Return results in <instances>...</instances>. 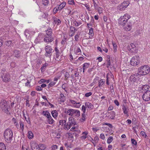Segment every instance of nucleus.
I'll use <instances>...</instances> for the list:
<instances>
[{"label":"nucleus","mask_w":150,"mask_h":150,"mask_svg":"<svg viewBox=\"0 0 150 150\" xmlns=\"http://www.w3.org/2000/svg\"><path fill=\"white\" fill-rule=\"evenodd\" d=\"M47 66L48 64L46 63H45V64H43L41 68V71H42L43 69H45Z\"/></svg>","instance_id":"55"},{"label":"nucleus","mask_w":150,"mask_h":150,"mask_svg":"<svg viewBox=\"0 0 150 150\" xmlns=\"http://www.w3.org/2000/svg\"><path fill=\"white\" fill-rule=\"evenodd\" d=\"M68 1L69 4L73 5L75 4V2L74 0H68Z\"/></svg>","instance_id":"62"},{"label":"nucleus","mask_w":150,"mask_h":150,"mask_svg":"<svg viewBox=\"0 0 150 150\" xmlns=\"http://www.w3.org/2000/svg\"><path fill=\"white\" fill-rule=\"evenodd\" d=\"M47 120L48 124H53L54 122V121L53 120L51 115L47 119Z\"/></svg>","instance_id":"26"},{"label":"nucleus","mask_w":150,"mask_h":150,"mask_svg":"<svg viewBox=\"0 0 150 150\" xmlns=\"http://www.w3.org/2000/svg\"><path fill=\"white\" fill-rule=\"evenodd\" d=\"M110 114L111 116L110 117V118L111 119H115V112L113 111H111L110 112Z\"/></svg>","instance_id":"37"},{"label":"nucleus","mask_w":150,"mask_h":150,"mask_svg":"<svg viewBox=\"0 0 150 150\" xmlns=\"http://www.w3.org/2000/svg\"><path fill=\"white\" fill-rule=\"evenodd\" d=\"M46 35H48V36H52V30L50 28H49L46 31Z\"/></svg>","instance_id":"32"},{"label":"nucleus","mask_w":150,"mask_h":150,"mask_svg":"<svg viewBox=\"0 0 150 150\" xmlns=\"http://www.w3.org/2000/svg\"><path fill=\"white\" fill-rule=\"evenodd\" d=\"M54 50L56 57L55 59L56 60V59H57L58 61H59L61 60L62 58V57L60 56V53L57 47H55Z\"/></svg>","instance_id":"14"},{"label":"nucleus","mask_w":150,"mask_h":150,"mask_svg":"<svg viewBox=\"0 0 150 150\" xmlns=\"http://www.w3.org/2000/svg\"><path fill=\"white\" fill-rule=\"evenodd\" d=\"M67 122V120H59V125H60L62 126H64Z\"/></svg>","instance_id":"34"},{"label":"nucleus","mask_w":150,"mask_h":150,"mask_svg":"<svg viewBox=\"0 0 150 150\" xmlns=\"http://www.w3.org/2000/svg\"><path fill=\"white\" fill-rule=\"evenodd\" d=\"M94 22V19L93 17H91V21L89 23H87V25L88 26L89 25L90 26H92V24Z\"/></svg>","instance_id":"48"},{"label":"nucleus","mask_w":150,"mask_h":150,"mask_svg":"<svg viewBox=\"0 0 150 150\" xmlns=\"http://www.w3.org/2000/svg\"><path fill=\"white\" fill-rule=\"evenodd\" d=\"M90 65V64L88 63H85L83 65V72H84L85 70L88 68Z\"/></svg>","instance_id":"29"},{"label":"nucleus","mask_w":150,"mask_h":150,"mask_svg":"<svg viewBox=\"0 0 150 150\" xmlns=\"http://www.w3.org/2000/svg\"><path fill=\"white\" fill-rule=\"evenodd\" d=\"M140 134L141 135L143 136L144 138H146L147 137V136L145 133L144 131H142L141 132Z\"/></svg>","instance_id":"50"},{"label":"nucleus","mask_w":150,"mask_h":150,"mask_svg":"<svg viewBox=\"0 0 150 150\" xmlns=\"http://www.w3.org/2000/svg\"><path fill=\"white\" fill-rule=\"evenodd\" d=\"M67 86V84L66 83H64L62 86V88L66 92H67V90L66 89V88Z\"/></svg>","instance_id":"54"},{"label":"nucleus","mask_w":150,"mask_h":150,"mask_svg":"<svg viewBox=\"0 0 150 150\" xmlns=\"http://www.w3.org/2000/svg\"><path fill=\"white\" fill-rule=\"evenodd\" d=\"M96 10L98 11L99 14H101L102 13L103 10L102 8L100 7H99Z\"/></svg>","instance_id":"56"},{"label":"nucleus","mask_w":150,"mask_h":150,"mask_svg":"<svg viewBox=\"0 0 150 150\" xmlns=\"http://www.w3.org/2000/svg\"><path fill=\"white\" fill-rule=\"evenodd\" d=\"M141 76L137 72L134 74L132 75L129 78V80L132 82H136L138 81Z\"/></svg>","instance_id":"6"},{"label":"nucleus","mask_w":150,"mask_h":150,"mask_svg":"<svg viewBox=\"0 0 150 150\" xmlns=\"http://www.w3.org/2000/svg\"><path fill=\"white\" fill-rule=\"evenodd\" d=\"M71 127L70 125L68 124V123L67 122L64 126L63 128L65 130H68Z\"/></svg>","instance_id":"36"},{"label":"nucleus","mask_w":150,"mask_h":150,"mask_svg":"<svg viewBox=\"0 0 150 150\" xmlns=\"http://www.w3.org/2000/svg\"><path fill=\"white\" fill-rule=\"evenodd\" d=\"M0 150H6V146L2 142H0Z\"/></svg>","instance_id":"33"},{"label":"nucleus","mask_w":150,"mask_h":150,"mask_svg":"<svg viewBox=\"0 0 150 150\" xmlns=\"http://www.w3.org/2000/svg\"><path fill=\"white\" fill-rule=\"evenodd\" d=\"M107 61L106 67L107 68H109L110 65V59H108L107 60Z\"/></svg>","instance_id":"58"},{"label":"nucleus","mask_w":150,"mask_h":150,"mask_svg":"<svg viewBox=\"0 0 150 150\" xmlns=\"http://www.w3.org/2000/svg\"><path fill=\"white\" fill-rule=\"evenodd\" d=\"M113 138L112 136L110 137L108 139L107 142L108 144H110L113 141Z\"/></svg>","instance_id":"46"},{"label":"nucleus","mask_w":150,"mask_h":150,"mask_svg":"<svg viewBox=\"0 0 150 150\" xmlns=\"http://www.w3.org/2000/svg\"><path fill=\"white\" fill-rule=\"evenodd\" d=\"M80 114V112L79 110L74 109L72 116H74L75 117H78Z\"/></svg>","instance_id":"16"},{"label":"nucleus","mask_w":150,"mask_h":150,"mask_svg":"<svg viewBox=\"0 0 150 150\" xmlns=\"http://www.w3.org/2000/svg\"><path fill=\"white\" fill-rule=\"evenodd\" d=\"M128 50L130 51L131 52L134 53L136 52V48L134 44L132 43L128 45L127 47Z\"/></svg>","instance_id":"13"},{"label":"nucleus","mask_w":150,"mask_h":150,"mask_svg":"<svg viewBox=\"0 0 150 150\" xmlns=\"http://www.w3.org/2000/svg\"><path fill=\"white\" fill-rule=\"evenodd\" d=\"M66 3L65 2H63L61 3L58 7V9L59 10H61L62 8H63L66 6Z\"/></svg>","instance_id":"30"},{"label":"nucleus","mask_w":150,"mask_h":150,"mask_svg":"<svg viewBox=\"0 0 150 150\" xmlns=\"http://www.w3.org/2000/svg\"><path fill=\"white\" fill-rule=\"evenodd\" d=\"M86 120V116L85 113H82L81 118L80 119V121L81 122H83Z\"/></svg>","instance_id":"38"},{"label":"nucleus","mask_w":150,"mask_h":150,"mask_svg":"<svg viewBox=\"0 0 150 150\" xmlns=\"http://www.w3.org/2000/svg\"><path fill=\"white\" fill-rule=\"evenodd\" d=\"M12 44V42L10 40L7 41L5 42V45L6 47L11 46Z\"/></svg>","instance_id":"43"},{"label":"nucleus","mask_w":150,"mask_h":150,"mask_svg":"<svg viewBox=\"0 0 150 150\" xmlns=\"http://www.w3.org/2000/svg\"><path fill=\"white\" fill-rule=\"evenodd\" d=\"M86 108L92 109L93 107V105L89 102H86L85 103Z\"/></svg>","instance_id":"25"},{"label":"nucleus","mask_w":150,"mask_h":150,"mask_svg":"<svg viewBox=\"0 0 150 150\" xmlns=\"http://www.w3.org/2000/svg\"><path fill=\"white\" fill-rule=\"evenodd\" d=\"M59 99L60 102L62 103L64 102L65 100V97L63 94L61 93Z\"/></svg>","instance_id":"27"},{"label":"nucleus","mask_w":150,"mask_h":150,"mask_svg":"<svg viewBox=\"0 0 150 150\" xmlns=\"http://www.w3.org/2000/svg\"><path fill=\"white\" fill-rule=\"evenodd\" d=\"M12 122H13L14 124L16 126H18L19 125L17 121V119L14 118H13L12 120Z\"/></svg>","instance_id":"44"},{"label":"nucleus","mask_w":150,"mask_h":150,"mask_svg":"<svg viewBox=\"0 0 150 150\" xmlns=\"http://www.w3.org/2000/svg\"><path fill=\"white\" fill-rule=\"evenodd\" d=\"M140 62L139 58L137 56H134L132 57L130 61V64L131 65L133 66H135L139 64Z\"/></svg>","instance_id":"5"},{"label":"nucleus","mask_w":150,"mask_h":150,"mask_svg":"<svg viewBox=\"0 0 150 150\" xmlns=\"http://www.w3.org/2000/svg\"><path fill=\"white\" fill-rule=\"evenodd\" d=\"M53 22L54 24H57V25H59L61 23L60 20L57 18L56 17L54 16L53 18Z\"/></svg>","instance_id":"20"},{"label":"nucleus","mask_w":150,"mask_h":150,"mask_svg":"<svg viewBox=\"0 0 150 150\" xmlns=\"http://www.w3.org/2000/svg\"><path fill=\"white\" fill-rule=\"evenodd\" d=\"M122 109L124 114L125 115L127 116L128 117L129 115L128 113V111L129 110V109L128 107L123 105L122 106Z\"/></svg>","instance_id":"17"},{"label":"nucleus","mask_w":150,"mask_h":150,"mask_svg":"<svg viewBox=\"0 0 150 150\" xmlns=\"http://www.w3.org/2000/svg\"><path fill=\"white\" fill-rule=\"evenodd\" d=\"M42 114L45 117L47 118V119L51 115L50 113L47 110L43 111L42 112Z\"/></svg>","instance_id":"28"},{"label":"nucleus","mask_w":150,"mask_h":150,"mask_svg":"<svg viewBox=\"0 0 150 150\" xmlns=\"http://www.w3.org/2000/svg\"><path fill=\"white\" fill-rule=\"evenodd\" d=\"M44 36L42 34H39L37 38L34 41L35 43H38L44 41Z\"/></svg>","instance_id":"10"},{"label":"nucleus","mask_w":150,"mask_h":150,"mask_svg":"<svg viewBox=\"0 0 150 150\" xmlns=\"http://www.w3.org/2000/svg\"><path fill=\"white\" fill-rule=\"evenodd\" d=\"M129 1H127L123 2L120 5L117 7V10L120 11L124 10L129 5Z\"/></svg>","instance_id":"7"},{"label":"nucleus","mask_w":150,"mask_h":150,"mask_svg":"<svg viewBox=\"0 0 150 150\" xmlns=\"http://www.w3.org/2000/svg\"><path fill=\"white\" fill-rule=\"evenodd\" d=\"M3 81L4 82H7L9 81L10 79V76L7 74H5L2 77Z\"/></svg>","instance_id":"22"},{"label":"nucleus","mask_w":150,"mask_h":150,"mask_svg":"<svg viewBox=\"0 0 150 150\" xmlns=\"http://www.w3.org/2000/svg\"><path fill=\"white\" fill-rule=\"evenodd\" d=\"M89 34L92 37L93 35V29L92 28H91L89 30Z\"/></svg>","instance_id":"57"},{"label":"nucleus","mask_w":150,"mask_h":150,"mask_svg":"<svg viewBox=\"0 0 150 150\" xmlns=\"http://www.w3.org/2000/svg\"><path fill=\"white\" fill-rule=\"evenodd\" d=\"M150 71V67L147 65L141 66L138 68L137 70V72L141 77L147 75Z\"/></svg>","instance_id":"1"},{"label":"nucleus","mask_w":150,"mask_h":150,"mask_svg":"<svg viewBox=\"0 0 150 150\" xmlns=\"http://www.w3.org/2000/svg\"><path fill=\"white\" fill-rule=\"evenodd\" d=\"M57 148L58 146L57 145L53 144L51 147L52 149V150H55V149H57Z\"/></svg>","instance_id":"60"},{"label":"nucleus","mask_w":150,"mask_h":150,"mask_svg":"<svg viewBox=\"0 0 150 150\" xmlns=\"http://www.w3.org/2000/svg\"><path fill=\"white\" fill-rule=\"evenodd\" d=\"M86 107L85 105H83L81 108V110L83 112L82 113H85L86 111Z\"/></svg>","instance_id":"52"},{"label":"nucleus","mask_w":150,"mask_h":150,"mask_svg":"<svg viewBox=\"0 0 150 150\" xmlns=\"http://www.w3.org/2000/svg\"><path fill=\"white\" fill-rule=\"evenodd\" d=\"M70 75L69 73L67 72H66L65 73V79L66 80L68 79Z\"/></svg>","instance_id":"51"},{"label":"nucleus","mask_w":150,"mask_h":150,"mask_svg":"<svg viewBox=\"0 0 150 150\" xmlns=\"http://www.w3.org/2000/svg\"><path fill=\"white\" fill-rule=\"evenodd\" d=\"M20 125L21 127V129L22 130H23L24 129V124L21 121H20Z\"/></svg>","instance_id":"63"},{"label":"nucleus","mask_w":150,"mask_h":150,"mask_svg":"<svg viewBox=\"0 0 150 150\" xmlns=\"http://www.w3.org/2000/svg\"><path fill=\"white\" fill-rule=\"evenodd\" d=\"M31 147L32 150H39V145L36 143H32Z\"/></svg>","instance_id":"21"},{"label":"nucleus","mask_w":150,"mask_h":150,"mask_svg":"<svg viewBox=\"0 0 150 150\" xmlns=\"http://www.w3.org/2000/svg\"><path fill=\"white\" fill-rule=\"evenodd\" d=\"M30 33V32L29 30H27L25 31L24 33L25 35L26 38L30 36V35L31 34Z\"/></svg>","instance_id":"41"},{"label":"nucleus","mask_w":150,"mask_h":150,"mask_svg":"<svg viewBox=\"0 0 150 150\" xmlns=\"http://www.w3.org/2000/svg\"><path fill=\"white\" fill-rule=\"evenodd\" d=\"M53 40V38L52 36L45 35L44 37V41L47 43H49L52 42Z\"/></svg>","instance_id":"11"},{"label":"nucleus","mask_w":150,"mask_h":150,"mask_svg":"<svg viewBox=\"0 0 150 150\" xmlns=\"http://www.w3.org/2000/svg\"><path fill=\"white\" fill-rule=\"evenodd\" d=\"M48 16V14L47 13H43L42 15V16L44 18H47Z\"/></svg>","instance_id":"61"},{"label":"nucleus","mask_w":150,"mask_h":150,"mask_svg":"<svg viewBox=\"0 0 150 150\" xmlns=\"http://www.w3.org/2000/svg\"><path fill=\"white\" fill-rule=\"evenodd\" d=\"M81 52V50L79 47H77L76 48L74 51V53L76 54H79Z\"/></svg>","instance_id":"39"},{"label":"nucleus","mask_w":150,"mask_h":150,"mask_svg":"<svg viewBox=\"0 0 150 150\" xmlns=\"http://www.w3.org/2000/svg\"><path fill=\"white\" fill-rule=\"evenodd\" d=\"M67 122L68 124L70 125L71 126L74 125L75 124L74 119L72 117H70L68 118V121Z\"/></svg>","instance_id":"19"},{"label":"nucleus","mask_w":150,"mask_h":150,"mask_svg":"<svg viewBox=\"0 0 150 150\" xmlns=\"http://www.w3.org/2000/svg\"><path fill=\"white\" fill-rule=\"evenodd\" d=\"M71 33H75V32L77 31L76 28L73 26H71L70 27Z\"/></svg>","instance_id":"45"},{"label":"nucleus","mask_w":150,"mask_h":150,"mask_svg":"<svg viewBox=\"0 0 150 150\" xmlns=\"http://www.w3.org/2000/svg\"><path fill=\"white\" fill-rule=\"evenodd\" d=\"M98 86L99 88H101L104 86L105 81H104V79H101L98 81Z\"/></svg>","instance_id":"24"},{"label":"nucleus","mask_w":150,"mask_h":150,"mask_svg":"<svg viewBox=\"0 0 150 150\" xmlns=\"http://www.w3.org/2000/svg\"><path fill=\"white\" fill-rule=\"evenodd\" d=\"M74 109H69L65 110V113L71 117L72 116V113Z\"/></svg>","instance_id":"23"},{"label":"nucleus","mask_w":150,"mask_h":150,"mask_svg":"<svg viewBox=\"0 0 150 150\" xmlns=\"http://www.w3.org/2000/svg\"><path fill=\"white\" fill-rule=\"evenodd\" d=\"M0 107L2 110L6 113L8 112V106L7 102L5 100H1L0 103Z\"/></svg>","instance_id":"4"},{"label":"nucleus","mask_w":150,"mask_h":150,"mask_svg":"<svg viewBox=\"0 0 150 150\" xmlns=\"http://www.w3.org/2000/svg\"><path fill=\"white\" fill-rule=\"evenodd\" d=\"M51 114L52 116L54 118H56L58 116V113L56 110H54L51 112Z\"/></svg>","instance_id":"31"},{"label":"nucleus","mask_w":150,"mask_h":150,"mask_svg":"<svg viewBox=\"0 0 150 150\" xmlns=\"http://www.w3.org/2000/svg\"><path fill=\"white\" fill-rule=\"evenodd\" d=\"M28 137L29 139H31L33 137V134L31 131H29L28 132Z\"/></svg>","instance_id":"42"},{"label":"nucleus","mask_w":150,"mask_h":150,"mask_svg":"<svg viewBox=\"0 0 150 150\" xmlns=\"http://www.w3.org/2000/svg\"><path fill=\"white\" fill-rule=\"evenodd\" d=\"M143 100L145 101H148L150 100V91H146L142 96Z\"/></svg>","instance_id":"8"},{"label":"nucleus","mask_w":150,"mask_h":150,"mask_svg":"<svg viewBox=\"0 0 150 150\" xmlns=\"http://www.w3.org/2000/svg\"><path fill=\"white\" fill-rule=\"evenodd\" d=\"M70 102L72 104L73 106L76 108H79L81 105L80 103L73 100H70Z\"/></svg>","instance_id":"12"},{"label":"nucleus","mask_w":150,"mask_h":150,"mask_svg":"<svg viewBox=\"0 0 150 150\" xmlns=\"http://www.w3.org/2000/svg\"><path fill=\"white\" fill-rule=\"evenodd\" d=\"M131 141L132 144L133 145H134L135 146H136L137 145V142L134 139H131Z\"/></svg>","instance_id":"49"},{"label":"nucleus","mask_w":150,"mask_h":150,"mask_svg":"<svg viewBox=\"0 0 150 150\" xmlns=\"http://www.w3.org/2000/svg\"><path fill=\"white\" fill-rule=\"evenodd\" d=\"M38 145L39 146V149L42 150H45L46 147V146L44 144H40Z\"/></svg>","instance_id":"40"},{"label":"nucleus","mask_w":150,"mask_h":150,"mask_svg":"<svg viewBox=\"0 0 150 150\" xmlns=\"http://www.w3.org/2000/svg\"><path fill=\"white\" fill-rule=\"evenodd\" d=\"M4 137L5 141L7 142H10L13 137V132L10 129H6L4 132Z\"/></svg>","instance_id":"2"},{"label":"nucleus","mask_w":150,"mask_h":150,"mask_svg":"<svg viewBox=\"0 0 150 150\" xmlns=\"http://www.w3.org/2000/svg\"><path fill=\"white\" fill-rule=\"evenodd\" d=\"M48 0H42V4L45 6H47L49 4Z\"/></svg>","instance_id":"47"},{"label":"nucleus","mask_w":150,"mask_h":150,"mask_svg":"<svg viewBox=\"0 0 150 150\" xmlns=\"http://www.w3.org/2000/svg\"><path fill=\"white\" fill-rule=\"evenodd\" d=\"M130 15L127 13L125 14L123 16H121L119 18L118 23L119 24L121 25H125L126 24L128 20L130 18Z\"/></svg>","instance_id":"3"},{"label":"nucleus","mask_w":150,"mask_h":150,"mask_svg":"<svg viewBox=\"0 0 150 150\" xmlns=\"http://www.w3.org/2000/svg\"><path fill=\"white\" fill-rule=\"evenodd\" d=\"M45 50L46 52L45 55L46 57H48L52 52V49L51 46L47 45L45 47Z\"/></svg>","instance_id":"9"},{"label":"nucleus","mask_w":150,"mask_h":150,"mask_svg":"<svg viewBox=\"0 0 150 150\" xmlns=\"http://www.w3.org/2000/svg\"><path fill=\"white\" fill-rule=\"evenodd\" d=\"M149 86L148 85H146L143 86L142 87V89L145 91H149Z\"/></svg>","instance_id":"35"},{"label":"nucleus","mask_w":150,"mask_h":150,"mask_svg":"<svg viewBox=\"0 0 150 150\" xmlns=\"http://www.w3.org/2000/svg\"><path fill=\"white\" fill-rule=\"evenodd\" d=\"M122 26L124 28L126 31H129L131 29L132 25L130 22H128L126 24H125V25Z\"/></svg>","instance_id":"15"},{"label":"nucleus","mask_w":150,"mask_h":150,"mask_svg":"<svg viewBox=\"0 0 150 150\" xmlns=\"http://www.w3.org/2000/svg\"><path fill=\"white\" fill-rule=\"evenodd\" d=\"M46 80L44 79H40V81H39L38 82V83H44L46 82Z\"/></svg>","instance_id":"64"},{"label":"nucleus","mask_w":150,"mask_h":150,"mask_svg":"<svg viewBox=\"0 0 150 150\" xmlns=\"http://www.w3.org/2000/svg\"><path fill=\"white\" fill-rule=\"evenodd\" d=\"M13 55L16 58L19 57L21 55V52L17 50H15L13 51Z\"/></svg>","instance_id":"18"},{"label":"nucleus","mask_w":150,"mask_h":150,"mask_svg":"<svg viewBox=\"0 0 150 150\" xmlns=\"http://www.w3.org/2000/svg\"><path fill=\"white\" fill-rule=\"evenodd\" d=\"M92 95V93L91 92H89L85 94V96L86 97H88L90 96H91Z\"/></svg>","instance_id":"59"},{"label":"nucleus","mask_w":150,"mask_h":150,"mask_svg":"<svg viewBox=\"0 0 150 150\" xmlns=\"http://www.w3.org/2000/svg\"><path fill=\"white\" fill-rule=\"evenodd\" d=\"M56 83V82H54L53 81L50 82L48 85V87L50 88L51 87L53 86Z\"/></svg>","instance_id":"53"}]
</instances>
